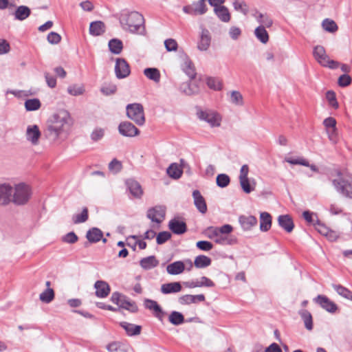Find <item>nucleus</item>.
<instances>
[{"instance_id": "f257e3e1", "label": "nucleus", "mask_w": 352, "mask_h": 352, "mask_svg": "<svg viewBox=\"0 0 352 352\" xmlns=\"http://www.w3.org/2000/svg\"><path fill=\"white\" fill-rule=\"evenodd\" d=\"M72 124L73 120L69 111L59 109L48 118L45 135L48 139L56 141L62 135H67Z\"/></svg>"}, {"instance_id": "f03ea898", "label": "nucleus", "mask_w": 352, "mask_h": 352, "mask_svg": "<svg viewBox=\"0 0 352 352\" xmlns=\"http://www.w3.org/2000/svg\"><path fill=\"white\" fill-rule=\"evenodd\" d=\"M333 176L331 183L337 192L352 199V173L346 169H336Z\"/></svg>"}, {"instance_id": "7ed1b4c3", "label": "nucleus", "mask_w": 352, "mask_h": 352, "mask_svg": "<svg viewBox=\"0 0 352 352\" xmlns=\"http://www.w3.org/2000/svg\"><path fill=\"white\" fill-rule=\"evenodd\" d=\"M118 19L122 28L125 31L135 34L141 29L144 30V19L138 12L122 10Z\"/></svg>"}, {"instance_id": "20e7f679", "label": "nucleus", "mask_w": 352, "mask_h": 352, "mask_svg": "<svg viewBox=\"0 0 352 352\" xmlns=\"http://www.w3.org/2000/svg\"><path fill=\"white\" fill-rule=\"evenodd\" d=\"M31 188L24 183L16 184L13 188L12 202L17 206L25 205L30 199Z\"/></svg>"}, {"instance_id": "39448f33", "label": "nucleus", "mask_w": 352, "mask_h": 352, "mask_svg": "<svg viewBox=\"0 0 352 352\" xmlns=\"http://www.w3.org/2000/svg\"><path fill=\"white\" fill-rule=\"evenodd\" d=\"M127 117L134 121L138 125L142 126L145 123L143 106L140 103L129 104L126 107Z\"/></svg>"}, {"instance_id": "423d86ee", "label": "nucleus", "mask_w": 352, "mask_h": 352, "mask_svg": "<svg viewBox=\"0 0 352 352\" xmlns=\"http://www.w3.org/2000/svg\"><path fill=\"white\" fill-rule=\"evenodd\" d=\"M131 69L129 65L124 58H118L116 60L115 74L118 79L125 78L129 76Z\"/></svg>"}, {"instance_id": "0eeeda50", "label": "nucleus", "mask_w": 352, "mask_h": 352, "mask_svg": "<svg viewBox=\"0 0 352 352\" xmlns=\"http://www.w3.org/2000/svg\"><path fill=\"white\" fill-rule=\"evenodd\" d=\"M197 115L200 120L207 122L212 127L219 126L221 124V118L214 111H201Z\"/></svg>"}, {"instance_id": "6e6552de", "label": "nucleus", "mask_w": 352, "mask_h": 352, "mask_svg": "<svg viewBox=\"0 0 352 352\" xmlns=\"http://www.w3.org/2000/svg\"><path fill=\"white\" fill-rule=\"evenodd\" d=\"M166 208L162 206H156L149 208L147 211V217L152 221L160 223L164 219Z\"/></svg>"}, {"instance_id": "1a4fd4ad", "label": "nucleus", "mask_w": 352, "mask_h": 352, "mask_svg": "<svg viewBox=\"0 0 352 352\" xmlns=\"http://www.w3.org/2000/svg\"><path fill=\"white\" fill-rule=\"evenodd\" d=\"M119 133L125 137H134L140 133L139 129L131 122L125 121L118 126Z\"/></svg>"}, {"instance_id": "9d476101", "label": "nucleus", "mask_w": 352, "mask_h": 352, "mask_svg": "<svg viewBox=\"0 0 352 352\" xmlns=\"http://www.w3.org/2000/svg\"><path fill=\"white\" fill-rule=\"evenodd\" d=\"M13 188L8 184H0V206H7L12 202Z\"/></svg>"}, {"instance_id": "9b49d317", "label": "nucleus", "mask_w": 352, "mask_h": 352, "mask_svg": "<svg viewBox=\"0 0 352 352\" xmlns=\"http://www.w3.org/2000/svg\"><path fill=\"white\" fill-rule=\"evenodd\" d=\"M41 133L36 124L29 125L27 127L25 136L26 140L31 142L32 145H37L39 142Z\"/></svg>"}, {"instance_id": "f8f14e48", "label": "nucleus", "mask_w": 352, "mask_h": 352, "mask_svg": "<svg viewBox=\"0 0 352 352\" xmlns=\"http://www.w3.org/2000/svg\"><path fill=\"white\" fill-rule=\"evenodd\" d=\"M314 300L329 313H335L338 309V306L325 296L318 295Z\"/></svg>"}, {"instance_id": "ddd939ff", "label": "nucleus", "mask_w": 352, "mask_h": 352, "mask_svg": "<svg viewBox=\"0 0 352 352\" xmlns=\"http://www.w3.org/2000/svg\"><path fill=\"white\" fill-rule=\"evenodd\" d=\"M144 306L146 309L153 311V315L160 320L164 316V311L155 300L146 298L144 300Z\"/></svg>"}, {"instance_id": "4468645a", "label": "nucleus", "mask_w": 352, "mask_h": 352, "mask_svg": "<svg viewBox=\"0 0 352 352\" xmlns=\"http://www.w3.org/2000/svg\"><path fill=\"white\" fill-rule=\"evenodd\" d=\"M94 288L96 296L100 298L107 297L111 291L109 285L104 280H97L94 284Z\"/></svg>"}, {"instance_id": "2eb2a0df", "label": "nucleus", "mask_w": 352, "mask_h": 352, "mask_svg": "<svg viewBox=\"0 0 352 352\" xmlns=\"http://www.w3.org/2000/svg\"><path fill=\"white\" fill-rule=\"evenodd\" d=\"M192 197L194 199V204L197 209L201 214H205L207 212V205L205 199L201 195L198 190H195L192 192Z\"/></svg>"}, {"instance_id": "dca6fc26", "label": "nucleus", "mask_w": 352, "mask_h": 352, "mask_svg": "<svg viewBox=\"0 0 352 352\" xmlns=\"http://www.w3.org/2000/svg\"><path fill=\"white\" fill-rule=\"evenodd\" d=\"M126 184L130 193L135 198H140L143 194L141 185L135 180L130 179L126 180Z\"/></svg>"}, {"instance_id": "f3484780", "label": "nucleus", "mask_w": 352, "mask_h": 352, "mask_svg": "<svg viewBox=\"0 0 352 352\" xmlns=\"http://www.w3.org/2000/svg\"><path fill=\"white\" fill-rule=\"evenodd\" d=\"M169 229L176 234H182L187 230L186 224L185 222L173 219L169 221Z\"/></svg>"}, {"instance_id": "a211bd4d", "label": "nucleus", "mask_w": 352, "mask_h": 352, "mask_svg": "<svg viewBox=\"0 0 352 352\" xmlns=\"http://www.w3.org/2000/svg\"><path fill=\"white\" fill-rule=\"evenodd\" d=\"M182 285L179 282L164 283L161 285L160 291L163 294H175L181 292Z\"/></svg>"}, {"instance_id": "6ab92c4d", "label": "nucleus", "mask_w": 352, "mask_h": 352, "mask_svg": "<svg viewBox=\"0 0 352 352\" xmlns=\"http://www.w3.org/2000/svg\"><path fill=\"white\" fill-rule=\"evenodd\" d=\"M205 300L204 294L190 295L186 294L179 298L178 301L181 305H189L191 303H197Z\"/></svg>"}, {"instance_id": "aec40b11", "label": "nucleus", "mask_w": 352, "mask_h": 352, "mask_svg": "<svg viewBox=\"0 0 352 352\" xmlns=\"http://www.w3.org/2000/svg\"><path fill=\"white\" fill-rule=\"evenodd\" d=\"M278 223L280 227L289 233L291 232L294 228L293 220L288 214L280 215L278 217Z\"/></svg>"}, {"instance_id": "412c9836", "label": "nucleus", "mask_w": 352, "mask_h": 352, "mask_svg": "<svg viewBox=\"0 0 352 352\" xmlns=\"http://www.w3.org/2000/svg\"><path fill=\"white\" fill-rule=\"evenodd\" d=\"M180 90L188 96L197 94L199 91V87L196 81L184 82L180 86Z\"/></svg>"}, {"instance_id": "4be33fe9", "label": "nucleus", "mask_w": 352, "mask_h": 352, "mask_svg": "<svg viewBox=\"0 0 352 352\" xmlns=\"http://www.w3.org/2000/svg\"><path fill=\"white\" fill-rule=\"evenodd\" d=\"M313 55L315 59L320 63L322 66L327 63V60L329 56L326 54L325 49L322 45H316L314 48Z\"/></svg>"}, {"instance_id": "5701e85b", "label": "nucleus", "mask_w": 352, "mask_h": 352, "mask_svg": "<svg viewBox=\"0 0 352 352\" xmlns=\"http://www.w3.org/2000/svg\"><path fill=\"white\" fill-rule=\"evenodd\" d=\"M239 221L244 230H249L252 227L255 226L257 223V219L254 216H245L241 215L239 217Z\"/></svg>"}, {"instance_id": "b1692460", "label": "nucleus", "mask_w": 352, "mask_h": 352, "mask_svg": "<svg viewBox=\"0 0 352 352\" xmlns=\"http://www.w3.org/2000/svg\"><path fill=\"white\" fill-rule=\"evenodd\" d=\"M210 40L209 31L206 29L202 30L200 40L197 45L198 49L201 51L207 50L210 45Z\"/></svg>"}, {"instance_id": "393cba45", "label": "nucleus", "mask_w": 352, "mask_h": 352, "mask_svg": "<svg viewBox=\"0 0 352 352\" xmlns=\"http://www.w3.org/2000/svg\"><path fill=\"white\" fill-rule=\"evenodd\" d=\"M120 326L125 330L129 336H134L140 334L142 327L127 322H120Z\"/></svg>"}, {"instance_id": "a878e982", "label": "nucleus", "mask_w": 352, "mask_h": 352, "mask_svg": "<svg viewBox=\"0 0 352 352\" xmlns=\"http://www.w3.org/2000/svg\"><path fill=\"white\" fill-rule=\"evenodd\" d=\"M103 236V232L98 228H92L89 229L86 234V238L92 243L100 241Z\"/></svg>"}, {"instance_id": "bb28decb", "label": "nucleus", "mask_w": 352, "mask_h": 352, "mask_svg": "<svg viewBox=\"0 0 352 352\" xmlns=\"http://www.w3.org/2000/svg\"><path fill=\"white\" fill-rule=\"evenodd\" d=\"M185 270V265L181 261H175L166 267V271L169 274L177 275L182 274Z\"/></svg>"}, {"instance_id": "cd10ccee", "label": "nucleus", "mask_w": 352, "mask_h": 352, "mask_svg": "<svg viewBox=\"0 0 352 352\" xmlns=\"http://www.w3.org/2000/svg\"><path fill=\"white\" fill-rule=\"evenodd\" d=\"M105 32V25L101 21L91 22L89 26V33L93 36H100Z\"/></svg>"}, {"instance_id": "c85d7f7f", "label": "nucleus", "mask_w": 352, "mask_h": 352, "mask_svg": "<svg viewBox=\"0 0 352 352\" xmlns=\"http://www.w3.org/2000/svg\"><path fill=\"white\" fill-rule=\"evenodd\" d=\"M158 264L159 261L155 256H149L143 258L140 261L141 267L146 270L153 269L157 266Z\"/></svg>"}, {"instance_id": "c756f323", "label": "nucleus", "mask_w": 352, "mask_h": 352, "mask_svg": "<svg viewBox=\"0 0 352 352\" xmlns=\"http://www.w3.org/2000/svg\"><path fill=\"white\" fill-rule=\"evenodd\" d=\"M272 226V217L267 212H263L260 214V230L263 232L268 231Z\"/></svg>"}, {"instance_id": "7c9ffc66", "label": "nucleus", "mask_w": 352, "mask_h": 352, "mask_svg": "<svg viewBox=\"0 0 352 352\" xmlns=\"http://www.w3.org/2000/svg\"><path fill=\"white\" fill-rule=\"evenodd\" d=\"M31 14L30 9L25 6H20L17 7L14 12V19L19 21L26 19Z\"/></svg>"}, {"instance_id": "2f4dec72", "label": "nucleus", "mask_w": 352, "mask_h": 352, "mask_svg": "<svg viewBox=\"0 0 352 352\" xmlns=\"http://www.w3.org/2000/svg\"><path fill=\"white\" fill-rule=\"evenodd\" d=\"M109 352H127L128 346L121 342L114 341L108 344L106 346Z\"/></svg>"}, {"instance_id": "473e14b6", "label": "nucleus", "mask_w": 352, "mask_h": 352, "mask_svg": "<svg viewBox=\"0 0 352 352\" xmlns=\"http://www.w3.org/2000/svg\"><path fill=\"white\" fill-rule=\"evenodd\" d=\"M298 314L302 319L305 328L311 331L313 329V319L311 313L307 309H300L298 311Z\"/></svg>"}, {"instance_id": "72a5a7b5", "label": "nucleus", "mask_w": 352, "mask_h": 352, "mask_svg": "<svg viewBox=\"0 0 352 352\" xmlns=\"http://www.w3.org/2000/svg\"><path fill=\"white\" fill-rule=\"evenodd\" d=\"M214 11L217 17L223 22L228 23L230 20V14L228 9L223 6L214 8Z\"/></svg>"}, {"instance_id": "f704fd0d", "label": "nucleus", "mask_w": 352, "mask_h": 352, "mask_svg": "<svg viewBox=\"0 0 352 352\" xmlns=\"http://www.w3.org/2000/svg\"><path fill=\"white\" fill-rule=\"evenodd\" d=\"M144 74L147 78L154 81L156 83H158L160 81L161 74L159 69H157V68H146L144 70Z\"/></svg>"}, {"instance_id": "c9c22d12", "label": "nucleus", "mask_w": 352, "mask_h": 352, "mask_svg": "<svg viewBox=\"0 0 352 352\" xmlns=\"http://www.w3.org/2000/svg\"><path fill=\"white\" fill-rule=\"evenodd\" d=\"M109 48L111 53L120 54L123 48V44L121 40L118 38H112L109 41Z\"/></svg>"}, {"instance_id": "e433bc0d", "label": "nucleus", "mask_w": 352, "mask_h": 352, "mask_svg": "<svg viewBox=\"0 0 352 352\" xmlns=\"http://www.w3.org/2000/svg\"><path fill=\"white\" fill-rule=\"evenodd\" d=\"M211 263V258L205 255H199L194 261V265L197 268H205L210 265Z\"/></svg>"}, {"instance_id": "4c0bfd02", "label": "nucleus", "mask_w": 352, "mask_h": 352, "mask_svg": "<svg viewBox=\"0 0 352 352\" xmlns=\"http://www.w3.org/2000/svg\"><path fill=\"white\" fill-rule=\"evenodd\" d=\"M254 35L258 41L265 44L269 41V34L263 26H258L254 30Z\"/></svg>"}, {"instance_id": "58836bf2", "label": "nucleus", "mask_w": 352, "mask_h": 352, "mask_svg": "<svg viewBox=\"0 0 352 352\" xmlns=\"http://www.w3.org/2000/svg\"><path fill=\"white\" fill-rule=\"evenodd\" d=\"M166 173L169 177L173 179H179L182 174V170L176 164H171L166 170Z\"/></svg>"}, {"instance_id": "ea45409f", "label": "nucleus", "mask_w": 352, "mask_h": 352, "mask_svg": "<svg viewBox=\"0 0 352 352\" xmlns=\"http://www.w3.org/2000/svg\"><path fill=\"white\" fill-rule=\"evenodd\" d=\"M169 322L174 325H179L184 322V317L182 313L173 311L168 316Z\"/></svg>"}, {"instance_id": "a19ab883", "label": "nucleus", "mask_w": 352, "mask_h": 352, "mask_svg": "<svg viewBox=\"0 0 352 352\" xmlns=\"http://www.w3.org/2000/svg\"><path fill=\"white\" fill-rule=\"evenodd\" d=\"M120 307L126 309L131 313H136L138 311V307L136 303L133 301L129 300L126 296L122 299V302Z\"/></svg>"}, {"instance_id": "79ce46f5", "label": "nucleus", "mask_w": 352, "mask_h": 352, "mask_svg": "<svg viewBox=\"0 0 352 352\" xmlns=\"http://www.w3.org/2000/svg\"><path fill=\"white\" fill-rule=\"evenodd\" d=\"M332 287L333 289L337 292V293L349 300H352V292H351L349 289H348L346 287H343L340 285H336L333 284Z\"/></svg>"}, {"instance_id": "37998d69", "label": "nucleus", "mask_w": 352, "mask_h": 352, "mask_svg": "<svg viewBox=\"0 0 352 352\" xmlns=\"http://www.w3.org/2000/svg\"><path fill=\"white\" fill-rule=\"evenodd\" d=\"M54 298V292L52 288H47L43 292L40 296L39 299L45 303H50Z\"/></svg>"}, {"instance_id": "c03bdc74", "label": "nucleus", "mask_w": 352, "mask_h": 352, "mask_svg": "<svg viewBox=\"0 0 352 352\" xmlns=\"http://www.w3.org/2000/svg\"><path fill=\"white\" fill-rule=\"evenodd\" d=\"M257 21L261 24L260 26H263L266 28H270L273 24V21L272 19L267 14H263L262 13H258V15L256 16Z\"/></svg>"}, {"instance_id": "a18cd8bd", "label": "nucleus", "mask_w": 352, "mask_h": 352, "mask_svg": "<svg viewBox=\"0 0 352 352\" xmlns=\"http://www.w3.org/2000/svg\"><path fill=\"white\" fill-rule=\"evenodd\" d=\"M184 71L189 76L190 79H194L195 78L196 72L195 67L190 60L187 59L184 62Z\"/></svg>"}, {"instance_id": "49530a36", "label": "nucleus", "mask_w": 352, "mask_h": 352, "mask_svg": "<svg viewBox=\"0 0 352 352\" xmlns=\"http://www.w3.org/2000/svg\"><path fill=\"white\" fill-rule=\"evenodd\" d=\"M88 219V209L85 207L80 214H75L72 217L74 223L78 224L85 222Z\"/></svg>"}, {"instance_id": "de8ad7c7", "label": "nucleus", "mask_w": 352, "mask_h": 352, "mask_svg": "<svg viewBox=\"0 0 352 352\" xmlns=\"http://www.w3.org/2000/svg\"><path fill=\"white\" fill-rule=\"evenodd\" d=\"M41 107V102L37 98L28 99L25 102V107L27 111H36Z\"/></svg>"}, {"instance_id": "09e8293b", "label": "nucleus", "mask_w": 352, "mask_h": 352, "mask_svg": "<svg viewBox=\"0 0 352 352\" xmlns=\"http://www.w3.org/2000/svg\"><path fill=\"white\" fill-rule=\"evenodd\" d=\"M322 28L329 32H335L338 30V25L334 21L326 19L322 21Z\"/></svg>"}, {"instance_id": "8fccbe9b", "label": "nucleus", "mask_w": 352, "mask_h": 352, "mask_svg": "<svg viewBox=\"0 0 352 352\" xmlns=\"http://www.w3.org/2000/svg\"><path fill=\"white\" fill-rule=\"evenodd\" d=\"M230 177L226 174H219L217 176L216 182L217 185L221 188H225L230 184Z\"/></svg>"}, {"instance_id": "3c124183", "label": "nucleus", "mask_w": 352, "mask_h": 352, "mask_svg": "<svg viewBox=\"0 0 352 352\" xmlns=\"http://www.w3.org/2000/svg\"><path fill=\"white\" fill-rule=\"evenodd\" d=\"M67 92L72 96H77L83 94L85 89L83 86L73 85L68 87Z\"/></svg>"}, {"instance_id": "603ef678", "label": "nucleus", "mask_w": 352, "mask_h": 352, "mask_svg": "<svg viewBox=\"0 0 352 352\" xmlns=\"http://www.w3.org/2000/svg\"><path fill=\"white\" fill-rule=\"evenodd\" d=\"M116 91L117 86L112 83L105 84L100 89V91L105 96L113 94L116 92Z\"/></svg>"}, {"instance_id": "864d4df0", "label": "nucleus", "mask_w": 352, "mask_h": 352, "mask_svg": "<svg viewBox=\"0 0 352 352\" xmlns=\"http://www.w3.org/2000/svg\"><path fill=\"white\" fill-rule=\"evenodd\" d=\"M231 102L239 106L243 104V96L239 91H232L230 96Z\"/></svg>"}, {"instance_id": "5fc2aeb1", "label": "nucleus", "mask_w": 352, "mask_h": 352, "mask_svg": "<svg viewBox=\"0 0 352 352\" xmlns=\"http://www.w3.org/2000/svg\"><path fill=\"white\" fill-rule=\"evenodd\" d=\"M208 86L214 90H221L222 85L220 81L215 78L210 77L207 78Z\"/></svg>"}, {"instance_id": "6e6d98bb", "label": "nucleus", "mask_w": 352, "mask_h": 352, "mask_svg": "<svg viewBox=\"0 0 352 352\" xmlns=\"http://www.w3.org/2000/svg\"><path fill=\"white\" fill-rule=\"evenodd\" d=\"M171 237V234L167 231L160 232L156 237V241L158 245L166 243Z\"/></svg>"}, {"instance_id": "4d7b16f0", "label": "nucleus", "mask_w": 352, "mask_h": 352, "mask_svg": "<svg viewBox=\"0 0 352 352\" xmlns=\"http://www.w3.org/2000/svg\"><path fill=\"white\" fill-rule=\"evenodd\" d=\"M239 182L241 188L245 193H250L254 190V186H252L248 178L239 179Z\"/></svg>"}, {"instance_id": "13d9d810", "label": "nucleus", "mask_w": 352, "mask_h": 352, "mask_svg": "<svg viewBox=\"0 0 352 352\" xmlns=\"http://www.w3.org/2000/svg\"><path fill=\"white\" fill-rule=\"evenodd\" d=\"M122 168V163L116 159H113L109 164V169L113 173H118Z\"/></svg>"}, {"instance_id": "bf43d9fd", "label": "nucleus", "mask_w": 352, "mask_h": 352, "mask_svg": "<svg viewBox=\"0 0 352 352\" xmlns=\"http://www.w3.org/2000/svg\"><path fill=\"white\" fill-rule=\"evenodd\" d=\"M326 98L330 106L334 109L338 108V103L336 100V94L332 91H328L326 94Z\"/></svg>"}, {"instance_id": "052dcab7", "label": "nucleus", "mask_w": 352, "mask_h": 352, "mask_svg": "<svg viewBox=\"0 0 352 352\" xmlns=\"http://www.w3.org/2000/svg\"><path fill=\"white\" fill-rule=\"evenodd\" d=\"M194 14H204L206 12L207 8L205 1H198L195 4Z\"/></svg>"}, {"instance_id": "680f3d73", "label": "nucleus", "mask_w": 352, "mask_h": 352, "mask_svg": "<svg viewBox=\"0 0 352 352\" xmlns=\"http://www.w3.org/2000/svg\"><path fill=\"white\" fill-rule=\"evenodd\" d=\"M314 227L316 230L322 235L325 236L326 234H328L329 233V228H327L325 225L322 223L318 219L316 220V223H314Z\"/></svg>"}, {"instance_id": "e2e57ef3", "label": "nucleus", "mask_w": 352, "mask_h": 352, "mask_svg": "<svg viewBox=\"0 0 352 352\" xmlns=\"http://www.w3.org/2000/svg\"><path fill=\"white\" fill-rule=\"evenodd\" d=\"M164 45L168 52L176 51L178 46L177 41L173 38L165 40Z\"/></svg>"}, {"instance_id": "0e129e2a", "label": "nucleus", "mask_w": 352, "mask_h": 352, "mask_svg": "<svg viewBox=\"0 0 352 352\" xmlns=\"http://www.w3.org/2000/svg\"><path fill=\"white\" fill-rule=\"evenodd\" d=\"M196 246L197 248L203 251H210L213 248L212 243L207 241H199L197 242Z\"/></svg>"}, {"instance_id": "69168bd1", "label": "nucleus", "mask_w": 352, "mask_h": 352, "mask_svg": "<svg viewBox=\"0 0 352 352\" xmlns=\"http://www.w3.org/2000/svg\"><path fill=\"white\" fill-rule=\"evenodd\" d=\"M104 135V129L100 128H97L93 131L91 134V138L93 141L97 142L101 140Z\"/></svg>"}, {"instance_id": "338daca9", "label": "nucleus", "mask_w": 352, "mask_h": 352, "mask_svg": "<svg viewBox=\"0 0 352 352\" xmlns=\"http://www.w3.org/2000/svg\"><path fill=\"white\" fill-rule=\"evenodd\" d=\"M233 6L236 10H240L244 14H247L248 12V6L245 2H239L238 1H234L233 3Z\"/></svg>"}, {"instance_id": "774afa93", "label": "nucleus", "mask_w": 352, "mask_h": 352, "mask_svg": "<svg viewBox=\"0 0 352 352\" xmlns=\"http://www.w3.org/2000/svg\"><path fill=\"white\" fill-rule=\"evenodd\" d=\"M47 40L51 44H57L60 41L61 36L55 32H51L48 34Z\"/></svg>"}]
</instances>
